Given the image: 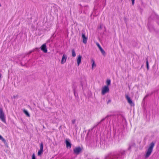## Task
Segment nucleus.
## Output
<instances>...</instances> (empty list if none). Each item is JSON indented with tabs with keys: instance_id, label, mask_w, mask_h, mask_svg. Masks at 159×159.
<instances>
[{
	"instance_id": "2",
	"label": "nucleus",
	"mask_w": 159,
	"mask_h": 159,
	"mask_svg": "<svg viewBox=\"0 0 159 159\" xmlns=\"http://www.w3.org/2000/svg\"><path fill=\"white\" fill-rule=\"evenodd\" d=\"M0 119L3 122L6 124L5 114L2 108H0Z\"/></svg>"
},
{
	"instance_id": "27",
	"label": "nucleus",
	"mask_w": 159,
	"mask_h": 159,
	"mask_svg": "<svg viewBox=\"0 0 159 159\" xmlns=\"http://www.w3.org/2000/svg\"><path fill=\"white\" fill-rule=\"evenodd\" d=\"M148 29L149 30H150V31H152V30L153 29V28H152L151 29L150 28H149V26H148Z\"/></svg>"
},
{
	"instance_id": "14",
	"label": "nucleus",
	"mask_w": 159,
	"mask_h": 159,
	"mask_svg": "<svg viewBox=\"0 0 159 159\" xmlns=\"http://www.w3.org/2000/svg\"><path fill=\"white\" fill-rule=\"evenodd\" d=\"M72 88H73V90H74V94L75 96V97H76V93H75V86H74V84L73 85ZM77 96H78L77 94Z\"/></svg>"
},
{
	"instance_id": "21",
	"label": "nucleus",
	"mask_w": 159,
	"mask_h": 159,
	"mask_svg": "<svg viewBox=\"0 0 159 159\" xmlns=\"http://www.w3.org/2000/svg\"><path fill=\"white\" fill-rule=\"evenodd\" d=\"M146 66H147V69H149V65H148V60H147V61H146Z\"/></svg>"
},
{
	"instance_id": "26",
	"label": "nucleus",
	"mask_w": 159,
	"mask_h": 159,
	"mask_svg": "<svg viewBox=\"0 0 159 159\" xmlns=\"http://www.w3.org/2000/svg\"><path fill=\"white\" fill-rule=\"evenodd\" d=\"M131 1L132 5H134V4L135 0H131Z\"/></svg>"
},
{
	"instance_id": "10",
	"label": "nucleus",
	"mask_w": 159,
	"mask_h": 159,
	"mask_svg": "<svg viewBox=\"0 0 159 159\" xmlns=\"http://www.w3.org/2000/svg\"><path fill=\"white\" fill-rule=\"evenodd\" d=\"M66 147L67 148H70L71 147V144L70 142H69L68 140H66Z\"/></svg>"
},
{
	"instance_id": "22",
	"label": "nucleus",
	"mask_w": 159,
	"mask_h": 159,
	"mask_svg": "<svg viewBox=\"0 0 159 159\" xmlns=\"http://www.w3.org/2000/svg\"><path fill=\"white\" fill-rule=\"evenodd\" d=\"M34 51V50H32L29 51L28 52L26 53V55H29Z\"/></svg>"
},
{
	"instance_id": "17",
	"label": "nucleus",
	"mask_w": 159,
	"mask_h": 159,
	"mask_svg": "<svg viewBox=\"0 0 159 159\" xmlns=\"http://www.w3.org/2000/svg\"><path fill=\"white\" fill-rule=\"evenodd\" d=\"M40 149L39 150L43 151V144L42 143H41L40 145Z\"/></svg>"
},
{
	"instance_id": "20",
	"label": "nucleus",
	"mask_w": 159,
	"mask_h": 159,
	"mask_svg": "<svg viewBox=\"0 0 159 159\" xmlns=\"http://www.w3.org/2000/svg\"><path fill=\"white\" fill-rule=\"evenodd\" d=\"M86 84V82L85 80H84L83 83H82V82H81V84L82 87H83V86L85 85Z\"/></svg>"
},
{
	"instance_id": "28",
	"label": "nucleus",
	"mask_w": 159,
	"mask_h": 159,
	"mask_svg": "<svg viewBox=\"0 0 159 159\" xmlns=\"http://www.w3.org/2000/svg\"><path fill=\"white\" fill-rule=\"evenodd\" d=\"M125 153V152L124 151H123V152H121V155H123V154H124Z\"/></svg>"
},
{
	"instance_id": "19",
	"label": "nucleus",
	"mask_w": 159,
	"mask_h": 159,
	"mask_svg": "<svg viewBox=\"0 0 159 159\" xmlns=\"http://www.w3.org/2000/svg\"><path fill=\"white\" fill-rule=\"evenodd\" d=\"M0 140H2V141L3 142H6L5 139L3 138L1 135H0Z\"/></svg>"
},
{
	"instance_id": "15",
	"label": "nucleus",
	"mask_w": 159,
	"mask_h": 159,
	"mask_svg": "<svg viewBox=\"0 0 159 159\" xmlns=\"http://www.w3.org/2000/svg\"><path fill=\"white\" fill-rule=\"evenodd\" d=\"M92 69L94 68V67L96 66V64L95 63V61L93 59H92Z\"/></svg>"
},
{
	"instance_id": "6",
	"label": "nucleus",
	"mask_w": 159,
	"mask_h": 159,
	"mask_svg": "<svg viewBox=\"0 0 159 159\" xmlns=\"http://www.w3.org/2000/svg\"><path fill=\"white\" fill-rule=\"evenodd\" d=\"M41 50L44 52L46 53L47 52V49L46 44L44 43L43 44L41 47Z\"/></svg>"
},
{
	"instance_id": "9",
	"label": "nucleus",
	"mask_w": 159,
	"mask_h": 159,
	"mask_svg": "<svg viewBox=\"0 0 159 159\" xmlns=\"http://www.w3.org/2000/svg\"><path fill=\"white\" fill-rule=\"evenodd\" d=\"M82 57L80 55H79L77 59V63L78 66L81 63V59Z\"/></svg>"
},
{
	"instance_id": "4",
	"label": "nucleus",
	"mask_w": 159,
	"mask_h": 159,
	"mask_svg": "<svg viewBox=\"0 0 159 159\" xmlns=\"http://www.w3.org/2000/svg\"><path fill=\"white\" fill-rule=\"evenodd\" d=\"M81 150L82 149L80 147H75L73 149L74 152L76 155L79 154Z\"/></svg>"
},
{
	"instance_id": "13",
	"label": "nucleus",
	"mask_w": 159,
	"mask_h": 159,
	"mask_svg": "<svg viewBox=\"0 0 159 159\" xmlns=\"http://www.w3.org/2000/svg\"><path fill=\"white\" fill-rule=\"evenodd\" d=\"M100 50V51L101 52L103 56H105L106 53L105 51L102 48Z\"/></svg>"
},
{
	"instance_id": "32",
	"label": "nucleus",
	"mask_w": 159,
	"mask_h": 159,
	"mask_svg": "<svg viewBox=\"0 0 159 159\" xmlns=\"http://www.w3.org/2000/svg\"><path fill=\"white\" fill-rule=\"evenodd\" d=\"M131 147L130 146H129V148H130Z\"/></svg>"
},
{
	"instance_id": "23",
	"label": "nucleus",
	"mask_w": 159,
	"mask_h": 159,
	"mask_svg": "<svg viewBox=\"0 0 159 159\" xmlns=\"http://www.w3.org/2000/svg\"><path fill=\"white\" fill-rule=\"evenodd\" d=\"M97 45L100 50L102 48V47H101L99 44L98 43H97Z\"/></svg>"
},
{
	"instance_id": "3",
	"label": "nucleus",
	"mask_w": 159,
	"mask_h": 159,
	"mask_svg": "<svg viewBox=\"0 0 159 159\" xmlns=\"http://www.w3.org/2000/svg\"><path fill=\"white\" fill-rule=\"evenodd\" d=\"M109 89L108 87L107 86H104L102 88V95H104L109 92Z\"/></svg>"
},
{
	"instance_id": "30",
	"label": "nucleus",
	"mask_w": 159,
	"mask_h": 159,
	"mask_svg": "<svg viewBox=\"0 0 159 159\" xmlns=\"http://www.w3.org/2000/svg\"><path fill=\"white\" fill-rule=\"evenodd\" d=\"M104 119H102V120H101V121H103V120H104Z\"/></svg>"
},
{
	"instance_id": "11",
	"label": "nucleus",
	"mask_w": 159,
	"mask_h": 159,
	"mask_svg": "<svg viewBox=\"0 0 159 159\" xmlns=\"http://www.w3.org/2000/svg\"><path fill=\"white\" fill-rule=\"evenodd\" d=\"M23 112H24V113L28 117H30V115L29 114V113H28V111L25 110V109H24L23 110Z\"/></svg>"
},
{
	"instance_id": "7",
	"label": "nucleus",
	"mask_w": 159,
	"mask_h": 159,
	"mask_svg": "<svg viewBox=\"0 0 159 159\" xmlns=\"http://www.w3.org/2000/svg\"><path fill=\"white\" fill-rule=\"evenodd\" d=\"M82 37L83 39V43L84 44H86L87 43V38L85 36L84 33H82Z\"/></svg>"
},
{
	"instance_id": "1",
	"label": "nucleus",
	"mask_w": 159,
	"mask_h": 159,
	"mask_svg": "<svg viewBox=\"0 0 159 159\" xmlns=\"http://www.w3.org/2000/svg\"><path fill=\"white\" fill-rule=\"evenodd\" d=\"M155 143L152 142L150 143L146 150V153L145 155V158L146 159L148 158L151 154L154 147Z\"/></svg>"
},
{
	"instance_id": "29",
	"label": "nucleus",
	"mask_w": 159,
	"mask_h": 159,
	"mask_svg": "<svg viewBox=\"0 0 159 159\" xmlns=\"http://www.w3.org/2000/svg\"><path fill=\"white\" fill-rule=\"evenodd\" d=\"M2 74L0 73V80H1V77H2Z\"/></svg>"
},
{
	"instance_id": "16",
	"label": "nucleus",
	"mask_w": 159,
	"mask_h": 159,
	"mask_svg": "<svg viewBox=\"0 0 159 159\" xmlns=\"http://www.w3.org/2000/svg\"><path fill=\"white\" fill-rule=\"evenodd\" d=\"M72 56L73 57H75L76 56L75 52L74 49H72Z\"/></svg>"
},
{
	"instance_id": "24",
	"label": "nucleus",
	"mask_w": 159,
	"mask_h": 159,
	"mask_svg": "<svg viewBox=\"0 0 159 159\" xmlns=\"http://www.w3.org/2000/svg\"><path fill=\"white\" fill-rule=\"evenodd\" d=\"M32 159H36L34 153L32 155Z\"/></svg>"
},
{
	"instance_id": "25",
	"label": "nucleus",
	"mask_w": 159,
	"mask_h": 159,
	"mask_svg": "<svg viewBox=\"0 0 159 159\" xmlns=\"http://www.w3.org/2000/svg\"><path fill=\"white\" fill-rule=\"evenodd\" d=\"M75 121H76V120H75V119H73L71 121L72 123L73 124H74L75 123Z\"/></svg>"
},
{
	"instance_id": "8",
	"label": "nucleus",
	"mask_w": 159,
	"mask_h": 159,
	"mask_svg": "<svg viewBox=\"0 0 159 159\" xmlns=\"http://www.w3.org/2000/svg\"><path fill=\"white\" fill-rule=\"evenodd\" d=\"M67 58V56L65 54H63L61 60V63L63 64L66 61Z\"/></svg>"
},
{
	"instance_id": "5",
	"label": "nucleus",
	"mask_w": 159,
	"mask_h": 159,
	"mask_svg": "<svg viewBox=\"0 0 159 159\" xmlns=\"http://www.w3.org/2000/svg\"><path fill=\"white\" fill-rule=\"evenodd\" d=\"M125 98L127 100L128 102L131 106H134V104L133 102L130 99V98L127 95H125Z\"/></svg>"
},
{
	"instance_id": "12",
	"label": "nucleus",
	"mask_w": 159,
	"mask_h": 159,
	"mask_svg": "<svg viewBox=\"0 0 159 159\" xmlns=\"http://www.w3.org/2000/svg\"><path fill=\"white\" fill-rule=\"evenodd\" d=\"M106 83L107 84L106 86H107L108 87L110 84H111V80L110 79H107L106 82Z\"/></svg>"
},
{
	"instance_id": "31",
	"label": "nucleus",
	"mask_w": 159,
	"mask_h": 159,
	"mask_svg": "<svg viewBox=\"0 0 159 159\" xmlns=\"http://www.w3.org/2000/svg\"><path fill=\"white\" fill-rule=\"evenodd\" d=\"M1 3H0V7H1Z\"/></svg>"
},
{
	"instance_id": "18",
	"label": "nucleus",
	"mask_w": 159,
	"mask_h": 159,
	"mask_svg": "<svg viewBox=\"0 0 159 159\" xmlns=\"http://www.w3.org/2000/svg\"><path fill=\"white\" fill-rule=\"evenodd\" d=\"M43 151L39 150L38 153V155L39 156H40L43 153Z\"/></svg>"
}]
</instances>
